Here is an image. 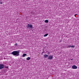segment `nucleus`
<instances>
[{"instance_id": "nucleus-1", "label": "nucleus", "mask_w": 79, "mask_h": 79, "mask_svg": "<svg viewBox=\"0 0 79 79\" xmlns=\"http://www.w3.org/2000/svg\"><path fill=\"white\" fill-rule=\"evenodd\" d=\"M19 51H14L12 52L11 54L12 55H13L14 56H19Z\"/></svg>"}, {"instance_id": "nucleus-2", "label": "nucleus", "mask_w": 79, "mask_h": 79, "mask_svg": "<svg viewBox=\"0 0 79 79\" xmlns=\"http://www.w3.org/2000/svg\"><path fill=\"white\" fill-rule=\"evenodd\" d=\"M26 27H27V29H32V25L31 24H28Z\"/></svg>"}, {"instance_id": "nucleus-3", "label": "nucleus", "mask_w": 79, "mask_h": 79, "mask_svg": "<svg viewBox=\"0 0 79 79\" xmlns=\"http://www.w3.org/2000/svg\"><path fill=\"white\" fill-rule=\"evenodd\" d=\"M53 58V56H49L48 57V60H52Z\"/></svg>"}, {"instance_id": "nucleus-4", "label": "nucleus", "mask_w": 79, "mask_h": 79, "mask_svg": "<svg viewBox=\"0 0 79 79\" xmlns=\"http://www.w3.org/2000/svg\"><path fill=\"white\" fill-rule=\"evenodd\" d=\"M4 68V65L3 64H0V69Z\"/></svg>"}, {"instance_id": "nucleus-5", "label": "nucleus", "mask_w": 79, "mask_h": 79, "mask_svg": "<svg viewBox=\"0 0 79 79\" xmlns=\"http://www.w3.org/2000/svg\"><path fill=\"white\" fill-rule=\"evenodd\" d=\"M72 68L73 69H77V67L75 65H73L72 66Z\"/></svg>"}, {"instance_id": "nucleus-6", "label": "nucleus", "mask_w": 79, "mask_h": 79, "mask_svg": "<svg viewBox=\"0 0 79 79\" xmlns=\"http://www.w3.org/2000/svg\"><path fill=\"white\" fill-rule=\"evenodd\" d=\"M44 56L45 58H47L48 56V55L45 54L44 55Z\"/></svg>"}, {"instance_id": "nucleus-7", "label": "nucleus", "mask_w": 79, "mask_h": 79, "mask_svg": "<svg viewBox=\"0 0 79 79\" xmlns=\"http://www.w3.org/2000/svg\"><path fill=\"white\" fill-rule=\"evenodd\" d=\"M25 56H27V54H24L23 55V57H24Z\"/></svg>"}, {"instance_id": "nucleus-8", "label": "nucleus", "mask_w": 79, "mask_h": 79, "mask_svg": "<svg viewBox=\"0 0 79 79\" xmlns=\"http://www.w3.org/2000/svg\"><path fill=\"white\" fill-rule=\"evenodd\" d=\"M45 22L46 23H48V20H46L45 21Z\"/></svg>"}, {"instance_id": "nucleus-9", "label": "nucleus", "mask_w": 79, "mask_h": 79, "mask_svg": "<svg viewBox=\"0 0 79 79\" xmlns=\"http://www.w3.org/2000/svg\"><path fill=\"white\" fill-rule=\"evenodd\" d=\"M48 35V33H47V34H46L44 35V37H47V35Z\"/></svg>"}, {"instance_id": "nucleus-10", "label": "nucleus", "mask_w": 79, "mask_h": 79, "mask_svg": "<svg viewBox=\"0 0 79 79\" xmlns=\"http://www.w3.org/2000/svg\"><path fill=\"white\" fill-rule=\"evenodd\" d=\"M30 59H31V58L30 57H28L27 58V60H30Z\"/></svg>"}, {"instance_id": "nucleus-11", "label": "nucleus", "mask_w": 79, "mask_h": 79, "mask_svg": "<svg viewBox=\"0 0 79 79\" xmlns=\"http://www.w3.org/2000/svg\"><path fill=\"white\" fill-rule=\"evenodd\" d=\"M0 4H1V5H2V4H3V2H2V1H0Z\"/></svg>"}, {"instance_id": "nucleus-12", "label": "nucleus", "mask_w": 79, "mask_h": 79, "mask_svg": "<svg viewBox=\"0 0 79 79\" xmlns=\"http://www.w3.org/2000/svg\"><path fill=\"white\" fill-rule=\"evenodd\" d=\"M5 68H7V69H8V67H5Z\"/></svg>"}, {"instance_id": "nucleus-13", "label": "nucleus", "mask_w": 79, "mask_h": 79, "mask_svg": "<svg viewBox=\"0 0 79 79\" xmlns=\"http://www.w3.org/2000/svg\"><path fill=\"white\" fill-rule=\"evenodd\" d=\"M68 48H71V46L69 45L68 46Z\"/></svg>"}, {"instance_id": "nucleus-14", "label": "nucleus", "mask_w": 79, "mask_h": 79, "mask_svg": "<svg viewBox=\"0 0 79 79\" xmlns=\"http://www.w3.org/2000/svg\"><path fill=\"white\" fill-rule=\"evenodd\" d=\"M74 46H71V48H74Z\"/></svg>"}, {"instance_id": "nucleus-15", "label": "nucleus", "mask_w": 79, "mask_h": 79, "mask_svg": "<svg viewBox=\"0 0 79 79\" xmlns=\"http://www.w3.org/2000/svg\"><path fill=\"white\" fill-rule=\"evenodd\" d=\"M50 52H48V55H50Z\"/></svg>"}, {"instance_id": "nucleus-16", "label": "nucleus", "mask_w": 79, "mask_h": 79, "mask_svg": "<svg viewBox=\"0 0 79 79\" xmlns=\"http://www.w3.org/2000/svg\"><path fill=\"white\" fill-rule=\"evenodd\" d=\"M76 15H77V14H75L74 15V16L76 18H77V17L76 16Z\"/></svg>"}, {"instance_id": "nucleus-17", "label": "nucleus", "mask_w": 79, "mask_h": 79, "mask_svg": "<svg viewBox=\"0 0 79 79\" xmlns=\"http://www.w3.org/2000/svg\"><path fill=\"white\" fill-rule=\"evenodd\" d=\"M17 45H18V44L17 43H16L15 44V46H17Z\"/></svg>"}, {"instance_id": "nucleus-18", "label": "nucleus", "mask_w": 79, "mask_h": 79, "mask_svg": "<svg viewBox=\"0 0 79 79\" xmlns=\"http://www.w3.org/2000/svg\"><path fill=\"white\" fill-rule=\"evenodd\" d=\"M41 53H42V54H43L44 53V52H42Z\"/></svg>"}, {"instance_id": "nucleus-19", "label": "nucleus", "mask_w": 79, "mask_h": 79, "mask_svg": "<svg viewBox=\"0 0 79 79\" xmlns=\"http://www.w3.org/2000/svg\"><path fill=\"white\" fill-rule=\"evenodd\" d=\"M71 60H73V59H71Z\"/></svg>"}]
</instances>
